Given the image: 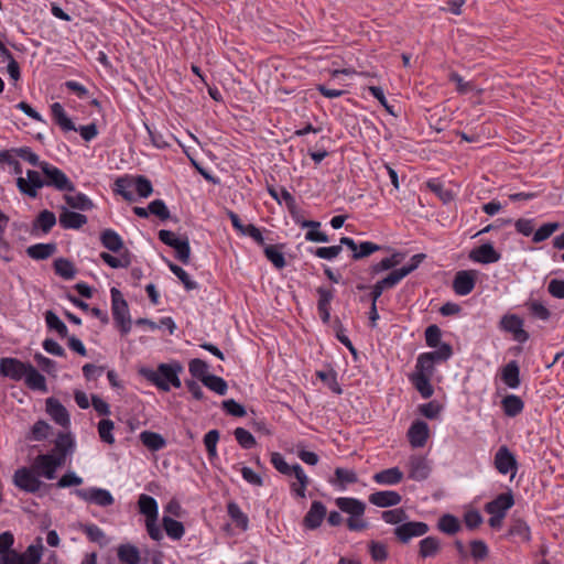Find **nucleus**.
<instances>
[{
    "instance_id": "obj_1",
    "label": "nucleus",
    "mask_w": 564,
    "mask_h": 564,
    "mask_svg": "<svg viewBox=\"0 0 564 564\" xmlns=\"http://www.w3.org/2000/svg\"><path fill=\"white\" fill-rule=\"evenodd\" d=\"M182 369L178 362L161 364L156 370H144L143 375L161 390L169 391L171 386L175 388L181 387L178 373Z\"/></svg>"
},
{
    "instance_id": "obj_2",
    "label": "nucleus",
    "mask_w": 564,
    "mask_h": 564,
    "mask_svg": "<svg viewBox=\"0 0 564 564\" xmlns=\"http://www.w3.org/2000/svg\"><path fill=\"white\" fill-rule=\"evenodd\" d=\"M65 463L64 453H51L39 455L33 464V470L37 476H43L46 479L55 478V471Z\"/></svg>"
},
{
    "instance_id": "obj_3",
    "label": "nucleus",
    "mask_w": 564,
    "mask_h": 564,
    "mask_svg": "<svg viewBox=\"0 0 564 564\" xmlns=\"http://www.w3.org/2000/svg\"><path fill=\"white\" fill-rule=\"evenodd\" d=\"M110 292L113 319L120 326L121 333L126 335L131 329L128 304L118 289L112 288Z\"/></svg>"
},
{
    "instance_id": "obj_4",
    "label": "nucleus",
    "mask_w": 564,
    "mask_h": 564,
    "mask_svg": "<svg viewBox=\"0 0 564 564\" xmlns=\"http://www.w3.org/2000/svg\"><path fill=\"white\" fill-rule=\"evenodd\" d=\"M41 170L45 175V186L55 187L57 191L74 192L75 185L67 175L56 166L42 162Z\"/></svg>"
},
{
    "instance_id": "obj_5",
    "label": "nucleus",
    "mask_w": 564,
    "mask_h": 564,
    "mask_svg": "<svg viewBox=\"0 0 564 564\" xmlns=\"http://www.w3.org/2000/svg\"><path fill=\"white\" fill-rule=\"evenodd\" d=\"M494 466L499 474L510 475V480L516 477L519 468L516 455L506 445L497 449Z\"/></svg>"
},
{
    "instance_id": "obj_6",
    "label": "nucleus",
    "mask_w": 564,
    "mask_h": 564,
    "mask_svg": "<svg viewBox=\"0 0 564 564\" xmlns=\"http://www.w3.org/2000/svg\"><path fill=\"white\" fill-rule=\"evenodd\" d=\"M429 531L430 527L425 522L405 521L394 528L393 534L400 543L406 544L414 538L424 536Z\"/></svg>"
},
{
    "instance_id": "obj_7",
    "label": "nucleus",
    "mask_w": 564,
    "mask_h": 564,
    "mask_svg": "<svg viewBox=\"0 0 564 564\" xmlns=\"http://www.w3.org/2000/svg\"><path fill=\"white\" fill-rule=\"evenodd\" d=\"M500 328L512 334L518 343H525L529 339V333L523 328V319L516 314H506L500 319Z\"/></svg>"
},
{
    "instance_id": "obj_8",
    "label": "nucleus",
    "mask_w": 564,
    "mask_h": 564,
    "mask_svg": "<svg viewBox=\"0 0 564 564\" xmlns=\"http://www.w3.org/2000/svg\"><path fill=\"white\" fill-rule=\"evenodd\" d=\"M17 186L22 194L35 198L37 196V191L45 186V180L41 177L39 172L28 170L26 177H18Z\"/></svg>"
},
{
    "instance_id": "obj_9",
    "label": "nucleus",
    "mask_w": 564,
    "mask_h": 564,
    "mask_svg": "<svg viewBox=\"0 0 564 564\" xmlns=\"http://www.w3.org/2000/svg\"><path fill=\"white\" fill-rule=\"evenodd\" d=\"M13 482L17 487L26 492H36L40 490L42 485L36 473L25 467L20 468L14 473Z\"/></svg>"
},
{
    "instance_id": "obj_10",
    "label": "nucleus",
    "mask_w": 564,
    "mask_h": 564,
    "mask_svg": "<svg viewBox=\"0 0 564 564\" xmlns=\"http://www.w3.org/2000/svg\"><path fill=\"white\" fill-rule=\"evenodd\" d=\"M514 506V496L512 490L509 488L506 492L499 494L495 499L485 505V511L488 514H502L507 516V512Z\"/></svg>"
},
{
    "instance_id": "obj_11",
    "label": "nucleus",
    "mask_w": 564,
    "mask_h": 564,
    "mask_svg": "<svg viewBox=\"0 0 564 564\" xmlns=\"http://www.w3.org/2000/svg\"><path fill=\"white\" fill-rule=\"evenodd\" d=\"M30 365L15 358H2L0 360V373L12 380L20 381L24 379Z\"/></svg>"
},
{
    "instance_id": "obj_12",
    "label": "nucleus",
    "mask_w": 564,
    "mask_h": 564,
    "mask_svg": "<svg viewBox=\"0 0 564 564\" xmlns=\"http://www.w3.org/2000/svg\"><path fill=\"white\" fill-rule=\"evenodd\" d=\"M76 495L87 501L95 503L99 507H108L111 506L115 501L112 495L102 488H86V489H77Z\"/></svg>"
},
{
    "instance_id": "obj_13",
    "label": "nucleus",
    "mask_w": 564,
    "mask_h": 564,
    "mask_svg": "<svg viewBox=\"0 0 564 564\" xmlns=\"http://www.w3.org/2000/svg\"><path fill=\"white\" fill-rule=\"evenodd\" d=\"M468 258L475 263L490 264L498 262L501 259V254L494 248L492 243L487 242L471 249Z\"/></svg>"
},
{
    "instance_id": "obj_14",
    "label": "nucleus",
    "mask_w": 564,
    "mask_h": 564,
    "mask_svg": "<svg viewBox=\"0 0 564 564\" xmlns=\"http://www.w3.org/2000/svg\"><path fill=\"white\" fill-rule=\"evenodd\" d=\"M430 436V429L426 422L416 420L408 430V438L412 447H423Z\"/></svg>"
},
{
    "instance_id": "obj_15",
    "label": "nucleus",
    "mask_w": 564,
    "mask_h": 564,
    "mask_svg": "<svg viewBox=\"0 0 564 564\" xmlns=\"http://www.w3.org/2000/svg\"><path fill=\"white\" fill-rule=\"evenodd\" d=\"M476 284L474 271H458L453 281V290L457 295L465 296L471 293Z\"/></svg>"
},
{
    "instance_id": "obj_16",
    "label": "nucleus",
    "mask_w": 564,
    "mask_h": 564,
    "mask_svg": "<svg viewBox=\"0 0 564 564\" xmlns=\"http://www.w3.org/2000/svg\"><path fill=\"white\" fill-rule=\"evenodd\" d=\"M42 545H30L24 553L10 554L6 556V564H39L41 560Z\"/></svg>"
},
{
    "instance_id": "obj_17",
    "label": "nucleus",
    "mask_w": 564,
    "mask_h": 564,
    "mask_svg": "<svg viewBox=\"0 0 564 564\" xmlns=\"http://www.w3.org/2000/svg\"><path fill=\"white\" fill-rule=\"evenodd\" d=\"M409 478L422 481L425 480L431 471L427 460L423 456L413 455L409 459Z\"/></svg>"
},
{
    "instance_id": "obj_18",
    "label": "nucleus",
    "mask_w": 564,
    "mask_h": 564,
    "mask_svg": "<svg viewBox=\"0 0 564 564\" xmlns=\"http://www.w3.org/2000/svg\"><path fill=\"white\" fill-rule=\"evenodd\" d=\"M369 502L373 506L380 507V508H389L398 506L402 497L399 492L394 490H381L372 492L369 498Z\"/></svg>"
},
{
    "instance_id": "obj_19",
    "label": "nucleus",
    "mask_w": 564,
    "mask_h": 564,
    "mask_svg": "<svg viewBox=\"0 0 564 564\" xmlns=\"http://www.w3.org/2000/svg\"><path fill=\"white\" fill-rule=\"evenodd\" d=\"M403 275L399 271V269L391 271L386 278L379 280L371 289V300L377 301L383 291L394 288L401 280Z\"/></svg>"
},
{
    "instance_id": "obj_20",
    "label": "nucleus",
    "mask_w": 564,
    "mask_h": 564,
    "mask_svg": "<svg viewBox=\"0 0 564 564\" xmlns=\"http://www.w3.org/2000/svg\"><path fill=\"white\" fill-rule=\"evenodd\" d=\"M46 412L61 426L67 427L70 423L66 408L53 398L46 400Z\"/></svg>"
},
{
    "instance_id": "obj_21",
    "label": "nucleus",
    "mask_w": 564,
    "mask_h": 564,
    "mask_svg": "<svg viewBox=\"0 0 564 564\" xmlns=\"http://www.w3.org/2000/svg\"><path fill=\"white\" fill-rule=\"evenodd\" d=\"M326 516V508L325 506L319 501H314L308 510V512L305 514L303 523L305 528L307 529H316L321 525L323 519Z\"/></svg>"
},
{
    "instance_id": "obj_22",
    "label": "nucleus",
    "mask_w": 564,
    "mask_h": 564,
    "mask_svg": "<svg viewBox=\"0 0 564 564\" xmlns=\"http://www.w3.org/2000/svg\"><path fill=\"white\" fill-rule=\"evenodd\" d=\"M59 225L65 229H79L87 223V217L83 214L61 208Z\"/></svg>"
},
{
    "instance_id": "obj_23",
    "label": "nucleus",
    "mask_w": 564,
    "mask_h": 564,
    "mask_svg": "<svg viewBox=\"0 0 564 564\" xmlns=\"http://www.w3.org/2000/svg\"><path fill=\"white\" fill-rule=\"evenodd\" d=\"M501 380L510 389H518L520 387V368L516 360H511L502 367Z\"/></svg>"
},
{
    "instance_id": "obj_24",
    "label": "nucleus",
    "mask_w": 564,
    "mask_h": 564,
    "mask_svg": "<svg viewBox=\"0 0 564 564\" xmlns=\"http://www.w3.org/2000/svg\"><path fill=\"white\" fill-rule=\"evenodd\" d=\"M442 550L441 540L436 536H425L419 542V556L423 560L435 557Z\"/></svg>"
},
{
    "instance_id": "obj_25",
    "label": "nucleus",
    "mask_w": 564,
    "mask_h": 564,
    "mask_svg": "<svg viewBox=\"0 0 564 564\" xmlns=\"http://www.w3.org/2000/svg\"><path fill=\"white\" fill-rule=\"evenodd\" d=\"M402 479L403 473L398 467L387 468L373 475V480L384 486L398 485Z\"/></svg>"
},
{
    "instance_id": "obj_26",
    "label": "nucleus",
    "mask_w": 564,
    "mask_h": 564,
    "mask_svg": "<svg viewBox=\"0 0 564 564\" xmlns=\"http://www.w3.org/2000/svg\"><path fill=\"white\" fill-rule=\"evenodd\" d=\"M511 536L518 538L521 542L528 543L532 539L531 529L522 518H513L508 531Z\"/></svg>"
},
{
    "instance_id": "obj_27",
    "label": "nucleus",
    "mask_w": 564,
    "mask_h": 564,
    "mask_svg": "<svg viewBox=\"0 0 564 564\" xmlns=\"http://www.w3.org/2000/svg\"><path fill=\"white\" fill-rule=\"evenodd\" d=\"M501 408L507 416L514 417L523 411L524 403L520 397L508 394L502 399Z\"/></svg>"
},
{
    "instance_id": "obj_28",
    "label": "nucleus",
    "mask_w": 564,
    "mask_h": 564,
    "mask_svg": "<svg viewBox=\"0 0 564 564\" xmlns=\"http://www.w3.org/2000/svg\"><path fill=\"white\" fill-rule=\"evenodd\" d=\"M24 382L32 390H39L42 392L47 391L45 377L41 375L32 365H30L25 373Z\"/></svg>"
},
{
    "instance_id": "obj_29",
    "label": "nucleus",
    "mask_w": 564,
    "mask_h": 564,
    "mask_svg": "<svg viewBox=\"0 0 564 564\" xmlns=\"http://www.w3.org/2000/svg\"><path fill=\"white\" fill-rule=\"evenodd\" d=\"M410 381L422 398L429 399L434 393V388L431 384L432 378H427L423 375H411Z\"/></svg>"
},
{
    "instance_id": "obj_30",
    "label": "nucleus",
    "mask_w": 564,
    "mask_h": 564,
    "mask_svg": "<svg viewBox=\"0 0 564 564\" xmlns=\"http://www.w3.org/2000/svg\"><path fill=\"white\" fill-rule=\"evenodd\" d=\"M118 558L126 564H139L141 561L138 547L132 544H121L118 547Z\"/></svg>"
},
{
    "instance_id": "obj_31",
    "label": "nucleus",
    "mask_w": 564,
    "mask_h": 564,
    "mask_svg": "<svg viewBox=\"0 0 564 564\" xmlns=\"http://www.w3.org/2000/svg\"><path fill=\"white\" fill-rule=\"evenodd\" d=\"M52 116L56 123L65 131L76 130L73 121L67 117L63 106L59 102H54L51 106Z\"/></svg>"
},
{
    "instance_id": "obj_32",
    "label": "nucleus",
    "mask_w": 564,
    "mask_h": 564,
    "mask_svg": "<svg viewBox=\"0 0 564 564\" xmlns=\"http://www.w3.org/2000/svg\"><path fill=\"white\" fill-rule=\"evenodd\" d=\"M317 293L319 296L318 304H317L319 316L324 323H327L329 321V316H330L329 304L333 299V294L329 290H327L325 288H318Z\"/></svg>"
},
{
    "instance_id": "obj_33",
    "label": "nucleus",
    "mask_w": 564,
    "mask_h": 564,
    "mask_svg": "<svg viewBox=\"0 0 564 564\" xmlns=\"http://www.w3.org/2000/svg\"><path fill=\"white\" fill-rule=\"evenodd\" d=\"M139 510L145 519H158V503L151 496L142 494L139 497Z\"/></svg>"
},
{
    "instance_id": "obj_34",
    "label": "nucleus",
    "mask_w": 564,
    "mask_h": 564,
    "mask_svg": "<svg viewBox=\"0 0 564 564\" xmlns=\"http://www.w3.org/2000/svg\"><path fill=\"white\" fill-rule=\"evenodd\" d=\"M56 251V246L54 243H37L30 246L26 249V253L32 259L43 260L51 257Z\"/></svg>"
},
{
    "instance_id": "obj_35",
    "label": "nucleus",
    "mask_w": 564,
    "mask_h": 564,
    "mask_svg": "<svg viewBox=\"0 0 564 564\" xmlns=\"http://www.w3.org/2000/svg\"><path fill=\"white\" fill-rule=\"evenodd\" d=\"M140 440L142 444L150 451H159L166 444L162 435L150 431L142 432L140 434Z\"/></svg>"
},
{
    "instance_id": "obj_36",
    "label": "nucleus",
    "mask_w": 564,
    "mask_h": 564,
    "mask_svg": "<svg viewBox=\"0 0 564 564\" xmlns=\"http://www.w3.org/2000/svg\"><path fill=\"white\" fill-rule=\"evenodd\" d=\"M437 528L440 531L453 535L460 530V522L456 517L447 513L438 519Z\"/></svg>"
},
{
    "instance_id": "obj_37",
    "label": "nucleus",
    "mask_w": 564,
    "mask_h": 564,
    "mask_svg": "<svg viewBox=\"0 0 564 564\" xmlns=\"http://www.w3.org/2000/svg\"><path fill=\"white\" fill-rule=\"evenodd\" d=\"M227 511H228L229 517L231 518V520L235 522V524L237 527H239L242 530L248 529V524H249L248 516L245 512H242V510L236 502H234V501L229 502L227 506Z\"/></svg>"
},
{
    "instance_id": "obj_38",
    "label": "nucleus",
    "mask_w": 564,
    "mask_h": 564,
    "mask_svg": "<svg viewBox=\"0 0 564 564\" xmlns=\"http://www.w3.org/2000/svg\"><path fill=\"white\" fill-rule=\"evenodd\" d=\"M101 242L105 248L112 252H118L123 246L120 236L111 229H107L101 234Z\"/></svg>"
},
{
    "instance_id": "obj_39",
    "label": "nucleus",
    "mask_w": 564,
    "mask_h": 564,
    "mask_svg": "<svg viewBox=\"0 0 564 564\" xmlns=\"http://www.w3.org/2000/svg\"><path fill=\"white\" fill-rule=\"evenodd\" d=\"M329 481L333 487L339 491H343L347 489L350 484H352V473L344 468H336L335 477Z\"/></svg>"
},
{
    "instance_id": "obj_40",
    "label": "nucleus",
    "mask_w": 564,
    "mask_h": 564,
    "mask_svg": "<svg viewBox=\"0 0 564 564\" xmlns=\"http://www.w3.org/2000/svg\"><path fill=\"white\" fill-rule=\"evenodd\" d=\"M162 522L164 530L170 538L180 540L184 535L185 530L182 522L174 520L171 517H163Z\"/></svg>"
},
{
    "instance_id": "obj_41",
    "label": "nucleus",
    "mask_w": 564,
    "mask_h": 564,
    "mask_svg": "<svg viewBox=\"0 0 564 564\" xmlns=\"http://www.w3.org/2000/svg\"><path fill=\"white\" fill-rule=\"evenodd\" d=\"M64 199L67 205L74 209L89 210L93 208L91 200L84 194L77 193L75 195H65Z\"/></svg>"
},
{
    "instance_id": "obj_42",
    "label": "nucleus",
    "mask_w": 564,
    "mask_h": 564,
    "mask_svg": "<svg viewBox=\"0 0 564 564\" xmlns=\"http://www.w3.org/2000/svg\"><path fill=\"white\" fill-rule=\"evenodd\" d=\"M55 273L66 280H70L76 274L74 264L64 258H58L54 261Z\"/></svg>"
},
{
    "instance_id": "obj_43",
    "label": "nucleus",
    "mask_w": 564,
    "mask_h": 564,
    "mask_svg": "<svg viewBox=\"0 0 564 564\" xmlns=\"http://www.w3.org/2000/svg\"><path fill=\"white\" fill-rule=\"evenodd\" d=\"M435 372V366L430 360V356L419 355L415 364V370L412 375H423L427 378H433Z\"/></svg>"
},
{
    "instance_id": "obj_44",
    "label": "nucleus",
    "mask_w": 564,
    "mask_h": 564,
    "mask_svg": "<svg viewBox=\"0 0 564 564\" xmlns=\"http://www.w3.org/2000/svg\"><path fill=\"white\" fill-rule=\"evenodd\" d=\"M434 351L422 352L423 356H430V360L435 365L436 362H442L448 360L453 355V348L449 344L443 343L440 347Z\"/></svg>"
},
{
    "instance_id": "obj_45",
    "label": "nucleus",
    "mask_w": 564,
    "mask_h": 564,
    "mask_svg": "<svg viewBox=\"0 0 564 564\" xmlns=\"http://www.w3.org/2000/svg\"><path fill=\"white\" fill-rule=\"evenodd\" d=\"M45 322L50 329H54L61 337H66L68 334L67 326L63 321L52 311L45 313Z\"/></svg>"
},
{
    "instance_id": "obj_46",
    "label": "nucleus",
    "mask_w": 564,
    "mask_h": 564,
    "mask_svg": "<svg viewBox=\"0 0 564 564\" xmlns=\"http://www.w3.org/2000/svg\"><path fill=\"white\" fill-rule=\"evenodd\" d=\"M380 249L379 245L371 241H355V260L367 258Z\"/></svg>"
},
{
    "instance_id": "obj_47",
    "label": "nucleus",
    "mask_w": 564,
    "mask_h": 564,
    "mask_svg": "<svg viewBox=\"0 0 564 564\" xmlns=\"http://www.w3.org/2000/svg\"><path fill=\"white\" fill-rule=\"evenodd\" d=\"M403 258H404L403 253L394 252L391 257L384 258L381 261H379L378 263H376L372 267V271L375 273H379L381 271L390 270V269L397 267L398 264H400L401 261L403 260Z\"/></svg>"
},
{
    "instance_id": "obj_48",
    "label": "nucleus",
    "mask_w": 564,
    "mask_h": 564,
    "mask_svg": "<svg viewBox=\"0 0 564 564\" xmlns=\"http://www.w3.org/2000/svg\"><path fill=\"white\" fill-rule=\"evenodd\" d=\"M56 224V217L54 213L50 210H43L39 214L34 221L35 228H41L43 232H48Z\"/></svg>"
},
{
    "instance_id": "obj_49",
    "label": "nucleus",
    "mask_w": 564,
    "mask_h": 564,
    "mask_svg": "<svg viewBox=\"0 0 564 564\" xmlns=\"http://www.w3.org/2000/svg\"><path fill=\"white\" fill-rule=\"evenodd\" d=\"M131 177H132V187H134V189L141 197L147 198L152 194L153 187H152V184L149 178H147L143 175L131 176Z\"/></svg>"
},
{
    "instance_id": "obj_50",
    "label": "nucleus",
    "mask_w": 564,
    "mask_h": 564,
    "mask_svg": "<svg viewBox=\"0 0 564 564\" xmlns=\"http://www.w3.org/2000/svg\"><path fill=\"white\" fill-rule=\"evenodd\" d=\"M382 520L389 524L400 525L408 520V513L402 508L383 511L381 514Z\"/></svg>"
},
{
    "instance_id": "obj_51",
    "label": "nucleus",
    "mask_w": 564,
    "mask_h": 564,
    "mask_svg": "<svg viewBox=\"0 0 564 564\" xmlns=\"http://www.w3.org/2000/svg\"><path fill=\"white\" fill-rule=\"evenodd\" d=\"M115 429V424L109 419H102L98 423V434L102 442L112 445L115 443V437L112 431Z\"/></svg>"
},
{
    "instance_id": "obj_52",
    "label": "nucleus",
    "mask_w": 564,
    "mask_h": 564,
    "mask_svg": "<svg viewBox=\"0 0 564 564\" xmlns=\"http://www.w3.org/2000/svg\"><path fill=\"white\" fill-rule=\"evenodd\" d=\"M558 228V223L543 224L538 230L534 231L532 241L535 243L542 242L550 238Z\"/></svg>"
},
{
    "instance_id": "obj_53",
    "label": "nucleus",
    "mask_w": 564,
    "mask_h": 564,
    "mask_svg": "<svg viewBox=\"0 0 564 564\" xmlns=\"http://www.w3.org/2000/svg\"><path fill=\"white\" fill-rule=\"evenodd\" d=\"M319 226L321 225L317 221L310 220V221H304L303 223V227L311 228L306 232V236H305L306 240L315 241V242H327L328 241L327 235L318 230Z\"/></svg>"
},
{
    "instance_id": "obj_54",
    "label": "nucleus",
    "mask_w": 564,
    "mask_h": 564,
    "mask_svg": "<svg viewBox=\"0 0 564 564\" xmlns=\"http://www.w3.org/2000/svg\"><path fill=\"white\" fill-rule=\"evenodd\" d=\"M176 252V258L183 262L184 264H187L189 262L191 258V247L189 241L187 237H183L180 239L174 246H172Z\"/></svg>"
},
{
    "instance_id": "obj_55",
    "label": "nucleus",
    "mask_w": 564,
    "mask_h": 564,
    "mask_svg": "<svg viewBox=\"0 0 564 564\" xmlns=\"http://www.w3.org/2000/svg\"><path fill=\"white\" fill-rule=\"evenodd\" d=\"M100 258L111 268H127L130 265L131 260L128 253H123L119 257L111 256L107 252H101Z\"/></svg>"
},
{
    "instance_id": "obj_56",
    "label": "nucleus",
    "mask_w": 564,
    "mask_h": 564,
    "mask_svg": "<svg viewBox=\"0 0 564 564\" xmlns=\"http://www.w3.org/2000/svg\"><path fill=\"white\" fill-rule=\"evenodd\" d=\"M203 383L210 390L215 391L219 395H224L227 392L228 386L227 382L217 376L209 375Z\"/></svg>"
},
{
    "instance_id": "obj_57",
    "label": "nucleus",
    "mask_w": 564,
    "mask_h": 564,
    "mask_svg": "<svg viewBox=\"0 0 564 564\" xmlns=\"http://www.w3.org/2000/svg\"><path fill=\"white\" fill-rule=\"evenodd\" d=\"M13 541V535L10 532H3L0 534V564H6L7 555L15 553L11 550Z\"/></svg>"
},
{
    "instance_id": "obj_58",
    "label": "nucleus",
    "mask_w": 564,
    "mask_h": 564,
    "mask_svg": "<svg viewBox=\"0 0 564 564\" xmlns=\"http://www.w3.org/2000/svg\"><path fill=\"white\" fill-rule=\"evenodd\" d=\"M367 95L372 96L375 99L379 101V104L384 107L388 111L391 112L390 107L388 105V100L384 96L383 89L377 85H368L362 88V96L367 97Z\"/></svg>"
},
{
    "instance_id": "obj_59",
    "label": "nucleus",
    "mask_w": 564,
    "mask_h": 564,
    "mask_svg": "<svg viewBox=\"0 0 564 564\" xmlns=\"http://www.w3.org/2000/svg\"><path fill=\"white\" fill-rule=\"evenodd\" d=\"M116 185V192L120 194L126 200H132L133 195L132 192L129 191L132 187V177L131 176H124L119 177L115 182Z\"/></svg>"
},
{
    "instance_id": "obj_60",
    "label": "nucleus",
    "mask_w": 564,
    "mask_h": 564,
    "mask_svg": "<svg viewBox=\"0 0 564 564\" xmlns=\"http://www.w3.org/2000/svg\"><path fill=\"white\" fill-rule=\"evenodd\" d=\"M169 268L181 280L187 291L197 289V283L189 278L183 268L172 262L169 263Z\"/></svg>"
},
{
    "instance_id": "obj_61",
    "label": "nucleus",
    "mask_w": 564,
    "mask_h": 564,
    "mask_svg": "<svg viewBox=\"0 0 564 564\" xmlns=\"http://www.w3.org/2000/svg\"><path fill=\"white\" fill-rule=\"evenodd\" d=\"M188 369L192 376L198 378L202 382L209 376L207 364L198 358L191 360Z\"/></svg>"
},
{
    "instance_id": "obj_62",
    "label": "nucleus",
    "mask_w": 564,
    "mask_h": 564,
    "mask_svg": "<svg viewBox=\"0 0 564 564\" xmlns=\"http://www.w3.org/2000/svg\"><path fill=\"white\" fill-rule=\"evenodd\" d=\"M425 343L431 348L440 347L443 343H441L442 332L437 325H430L425 329Z\"/></svg>"
},
{
    "instance_id": "obj_63",
    "label": "nucleus",
    "mask_w": 564,
    "mask_h": 564,
    "mask_svg": "<svg viewBox=\"0 0 564 564\" xmlns=\"http://www.w3.org/2000/svg\"><path fill=\"white\" fill-rule=\"evenodd\" d=\"M419 412L426 419L435 420L442 412V405L437 401L433 400L419 405Z\"/></svg>"
},
{
    "instance_id": "obj_64",
    "label": "nucleus",
    "mask_w": 564,
    "mask_h": 564,
    "mask_svg": "<svg viewBox=\"0 0 564 564\" xmlns=\"http://www.w3.org/2000/svg\"><path fill=\"white\" fill-rule=\"evenodd\" d=\"M470 554L476 562H479L488 556L489 549L484 541L474 540L470 542Z\"/></svg>"
}]
</instances>
